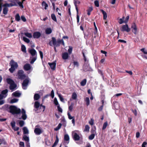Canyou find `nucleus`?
Masks as SVG:
<instances>
[{
	"mask_svg": "<svg viewBox=\"0 0 147 147\" xmlns=\"http://www.w3.org/2000/svg\"><path fill=\"white\" fill-rule=\"evenodd\" d=\"M73 48L72 47H69V48L68 49V51L69 53V55H70L72 51Z\"/></svg>",
	"mask_w": 147,
	"mask_h": 147,
	"instance_id": "obj_58",
	"label": "nucleus"
},
{
	"mask_svg": "<svg viewBox=\"0 0 147 147\" xmlns=\"http://www.w3.org/2000/svg\"><path fill=\"white\" fill-rule=\"evenodd\" d=\"M100 11L103 15V19L104 20H106L107 17V13L103 9H101Z\"/></svg>",
	"mask_w": 147,
	"mask_h": 147,
	"instance_id": "obj_22",
	"label": "nucleus"
},
{
	"mask_svg": "<svg viewBox=\"0 0 147 147\" xmlns=\"http://www.w3.org/2000/svg\"><path fill=\"white\" fill-rule=\"evenodd\" d=\"M29 52L33 56H35L37 53L36 51L34 49L29 50Z\"/></svg>",
	"mask_w": 147,
	"mask_h": 147,
	"instance_id": "obj_18",
	"label": "nucleus"
},
{
	"mask_svg": "<svg viewBox=\"0 0 147 147\" xmlns=\"http://www.w3.org/2000/svg\"><path fill=\"white\" fill-rule=\"evenodd\" d=\"M37 59L36 57H33L30 62L31 64H32L34 63V62Z\"/></svg>",
	"mask_w": 147,
	"mask_h": 147,
	"instance_id": "obj_55",
	"label": "nucleus"
},
{
	"mask_svg": "<svg viewBox=\"0 0 147 147\" xmlns=\"http://www.w3.org/2000/svg\"><path fill=\"white\" fill-rule=\"evenodd\" d=\"M40 98V96L38 94H34V100H37Z\"/></svg>",
	"mask_w": 147,
	"mask_h": 147,
	"instance_id": "obj_27",
	"label": "nucleus"
},
{
	"mask_svg": "<svg viewBox=\"0 0 147 147\" xmlns=\"http://www.w3.org/2000/svg\"><path fill=\"white\" fill-rule=\"evenodd\" d=\"M49 95L50 96H51L52 98H54V92L53 90H52L51 92V93L49 94Z\"/></svg>",
	"mask_w": 147,
	"mask_h": 147,
	"instance_id": "obj_53",
	"label": "nucleus"
},
{
	"mask_svg": "<svg viewBox=\"0 0 147 147\" xmlns=\"http://www.w3.org/2000/svg\"><path fill=\"white\" fill-rule=\"evenodd\" d=\"M86 79H85L83 80L80 82V84L81 86H85L86 83Z\"/></svg>",
	"mask_w": 147,
	"mask_h": 147,
	"instance_id": "obj_32",
	"label": "nucleus"
},
{
	"mask_svg": "<svg viewBox=\"0 0 147 147\" xmlns=\"http://www.w3.org/2000/svg\"><path fill=\"white\" fill-rule=\"evenodd\" d=\"M11 67L9 69V71L11 73H13L15 70L17 69L18 65L17 62L11 59L9 63Z\"/></svg>",
	"mask_w": 147,
	"mask_h": 147,
	"instance_id": "obj_2",
	"label": "nucleus"
},
{
	"mask_svg": "<svg viewBox=\"0 0 147 147\" xmlns=\"http://www.w3.org/2000/svg\"><path fill=\"white\" fill-rule=\"evenodd\" d=\"M20 147H24V144L23 142H20L19 143Z\"/></svg>",
	"mask_w": 147,
	"mask_h": 147,
	"instance_id": "obj_62",
	"label": "nucleus"
},
{
	"mask_svg": "<svg viewBox=\"0 0 147 147\" xmlns=\"http://www.w3.org/2000/svg\"><path fill=\"white\" fill-rule=\"evenodd\" d=\"M90 127L88 125H86L85 126L84 129V131L88 132L89 131Z\"/></svg>",
	"mask_w": 147,
	"mask_h": 147,
	"instance_id": "obj_41",
	"label": "nucleus"
},
{
	"mask_svg": "<svg viewBox=\"0 0 147 147\" xmlns=\"http://www.w3.org/2000/svg\"><path fill=\"white\" fill-rule=\"evenodd\" d=\"M52 30L50 28H47L45 30V33L46 34H50L52 33Z\"/></svg>",
	"mask_w": 147,
	"mask_h": 147,
	"instance_id": "obj_25",
	"label": "nucleus"
},
{
	"mask_svg": "<svg viewBox=\"0 0 147 147\" xmlns=\"http://www.w3.org/2000/svg\"><path fill=\"white\" fill-rule=\"evenodd\" d=\"M84 101L86 102V104L87 106H88L90 104V100L89 98L86 97L84 98Z\"/></svg>",
	"mask_w": 147,
	"mask_h": 147,
	"instance_id": "obj_24",
	"label": "nucleus"
},
{
	"mask_svg": "<svg viewBox=\"0 0 147 147\" xmlns=\"http://www.w3.org/2000/svg\"><path fill=\"white\" fill-rule=\"evenodd\" d=\"M96 127L95 126H92V129L91 131L92 134H94L96 133Z\"/></svg>",
	"mask_w": 147,
	"mask_h": 147,
	"instance_id": "obj_33",
	"label": "nucleus"
},
{
	"mask_svg": "<svg viewBox=\"0 0 147 147\" xmlns=\"http://www.w3.org/2000/svg\"><path fill=\"white\" fill-rule=\"evenodd\" d=\"M59 138L58 137V136L57 135H56V139L55 140V141L54 143V144L52 146V147H55L57 145L58 143L59 142Z\"/></svg>",
	"mask_w": 147,
	"mask_h": 147,
	"instance_id": "obj_23",
	"label": "nucleus"
},
{
	"mask_svg": "<svg viewBox=\"0 0 147 147\" xmlns=\"http://www.w3.org/2000/svg\"><path fill=\"white\" fill-rule=\"evenodd\" d=\"M18 100V99L16 98H13L11 100L10 102L11 103H13L17 102Z\"/></svg>",
	"mask_w": 147,
	"mask_h": 147,
	"instance_id": "obj_50",
	"label": "nucleus"
},
{
	"mask_svg": "<svg viewBox=\"0 0 147 147\" xmlns=\"http://www.w3.org/2000/svg\"><path fill=\"white\" fill-rule=\"evenodd\" d=\"M62 125L61 123H59L58 126L54 129L55 131H57L59 130L61 127Z\"/></svg>",
	"mask_w": 147,
	"mask_h": 147,
	"instance_id": "obj_38",
	"label": "nucleus"
},
{
	"mask_svg": "<svg viewBox=\"0 0 147 147\" xmlns=\"http://www.w3.org/2000/svg\"><path fill=\"white\" fill-rule=\"evenodd\" d=\"M54 103L55 105H59V103L57 100V99L56 98H55L54 99Z\"/></svg>",
	"mask_w": 147,
	"mask_h": 147,
	"instance_id": "obj_48",
	"label": "nucleus"
},
{
	"mask_svg": "<svg viewBox=\"0 0 147 147\" xmlns=\"http://www.w3.org/2000/svg\"><path fill=\"white\" fill-rule=\"evenodd\" d=\"M69 136L66 134L64 136V143L65 145L67 144L69 142Z\"/></svg>",
	"mask_w": 147,
	"mask_h": 147,
	"instance_id": "obj_11",
	"label": "nucleus"
},
{
	"mask_svg": "<svg viewBox=\"0 0 147 147\" xmlns=\"http://www.w3.org/2000/svg\"><path fill=\"white\" fill-rule=\"evenodd\" d=\"M22 139L23 140H24L28 142L29 141V137L25 135H24L23 136Z\"/></svg>",
	"mask_w": 147,
	"mask_h": 147,
	"instance_id": "obj_26",
	"label": "nucleus"
},
{
	"mask_svg": "<svg viewBox=\"0 0 147 147\" xmlns=\"http://www.w3.org/2000/svg\"><path fill=\"white\" fill-rule=\"evenodd\" d=\"M6 82L8 84H10L9 89L11 90L12 91H13L16 87V84H15L14 81L10 78H7Z\"/></svg>",
	"mask_w": 147,
	"mask_h": 147,
	"instance_id": "obj_3",
	"label": "nucleus"
},
{
	"mask_svg": "<svg viewBox=\"0 0 147 147\" xmlns=\"http://www.w3.org/2000/svg\"><path fill=\"white\" fill-rule=\"evenodd\" d=\"M108 125V123L106 121L105 122L103 125L102 129H105Z\"/></svg>",
	"mask_w": 147,
	"mask_h": 147,
	"instance_id": "obj_46",
	"label": "nucleus"
},
{
	"mask_svg": "<svg viewBox=\"0 0 147 147\" xmlns=\"http://www.w3.org/2000/svg\"><path fill=\"white\" fill-rule=\"evenodd\" d=\"M9 11V9L8 7H4L3 9V13L4 15H6Z\"/></svg>",
	"mask_w": 147,
	"mask_h": 147,
	"instance_id": "obj_21",
	"label": "nucleus"
},
{
	"mask_svg": "<svg viewBox=\"0 0 147 147\" xmlns=\"http://www.w3.org/2000/svg\"><path fill=\"white\" fill-rule=\"evenodd\" d=\"M48 64L52 70L54 71L55 69L56 66V63L55 62H53L52 63H48Z\"/></svg>",
	"mask_w": 147,
	"mask_h": 147,
	"instance_id": "obj_15",
	"label": "nucleus"
},
{
	"mask_svg": "<svg viewBox=\"0 0 147 147\" xmlns=\"http://www.w3.org/2000/svg\"><path fill=\"white\" fill-rule=\"evenodd\" d=\"M67 115L68 116V118L69 119H72L74 118V117H72L71 115L69 112L67 113Z\"/></svg>",
	"mask_w": 147,
	"mask_h": 147,
	"instance_id": "obj_59",
	"label": "nucleus"
},
{
	"mask_svg": "<svg viewBox=\"0 0 147 147\" xmlns=\"http://www.w3.org/2000/svg\"><path fill=\"white\" fill-rule=\"evenodd\" d=\"M21 95V93L19 92L18 91H16L14 92H13L12 95L15 97H20Z\"/></svg>",
	"mask_w": 147,
	"mask_h": 147,
	"instance_id": "obj_20",
	"label": "nucleus"
},
{
	"mask_svg": "<svg viewBox=\"0 0 147 147\" xmlns=\"http://www.w3.org/2000/svg\"><path fill=\"white\" fill-rule=\"evenodd\" d=\"M141 51L143 52L145 54H147V50H145V49L142 48L140 50Z\"/></svg>",
	"mask_w": 147,
	"mask_h": 147,
	"instance_id": "obj_60",
	"label": "nucleus"
},
{
	"mask_svg": "<svg viewBox=\"0 0 147 147\" xmlns=\"http://www.w3.org/2000/svg\"><path fill=\"white\" fill-rule=\"evenodd\" d=\"M42 6H45V9H47V8L48 7V4L44 1H43L42 3Z\"/></svg>",
	"mask_w": 147,
	"mask_h": 147,
	"instance_id": "obj_37",
	"label": "nucleus"
},
{
	"mask_svg": "<svg viewBox=\"0 0 147 147\" xmlns=\"http://www.w3.org/2000/svg\"><path fill=\"white\" fill-rule=\"evenodd\" d=\"M11 3H5L3 5V7H10L13 6H17V3L15 1H11Z\"/></svg>",
	"mask_w": 147,
	"mask_h": 147,
	"instance_id": "obj_7",
	"label": "nucleus"
},
{
	"mask_svg": "<svg viewBox=\"0 0 147 147\" xmlns=\"http://www.w3.org/2000/svg\"><path fill=\"white\" fill-rule=\"evenodd\" d=\"M131 28L132 29V31L134 34L136 35L137 33V28L135 23H133L131 24Z\"/></svg>",
	"mask_w": 147,
	"mask_h": 147,
	"instance_id": "obj_8",
	"label": "nucleus"
},
{
	"mask_svg": "<svg viewBox=\"0 0 147 147\" xmlns=\"http://www.w3.org/2000/svg\"><path fill=\"white\" fill-rule=\"evenodd\" d=\"M69 55L67 52H65L63 53L62 55V58L63 59L66 60L68 59Z\"/></svg>",
	"mask_w": 147,
	"mask_h": 147,
	"instance_id": "obj_17",
	"label": "nucleus"
},
{
	"mask_svg": "<svg viewBox=\"0 0 147 147\" xmlns=\"http://www.w3.org/2000/svg\"><path fill=\"white\" fill-rule=\"evenodd\" d=\"M58 96L59 97V98L60 99V101L62 102H64V98L63 97L62 95L61 94H58Z\"/></svg>",
	"mask_w": 147,
	"mask_h": 147,
	"instance_id": "obj_49",
	"label": "nucleus"
},
{
	"mask_svg": "<svg viewBox=\"0 0 147 147\" xmlns=\"http://www.w3.org/2000/svg\"><path fill=\"white\" fill-rule=\"evenodd\" d=\"M22 129L23 131V134H28L29 133L28 130L26 127H24Z\"/></svg>",
	"mask_w": 147,
	"mask_h": 147,
	"instance_id": "obj_28",
	"label": "nucleus"
},
{
	"mask_svg": "<svg viewBox=\"0 0 147 147\" xmlns=\"http://www.w3.org/2000/svg\"><path fill=\"white\" fill-rule=\"evenodd\" d=\"M24 34L27 37L29 38H31L32 37V34L30 33L26 32L24 33Z\"/></svg>",
	"mask_w": 147,
	"mask_h": 147,
	"instance_id": "obj_43",
	"label": "nucleus"
},
{
	"mask_svg": "<svg viewBox=\"0 0 147 147\" xmlns=\"http://www.w3.org/2000/svg\"><path fill=\"white\" fill-rule=\"evenodd\" d=\"M34 132L36 135H39L41 133V131L39 128H35L34 130Z\"/></svg>",
	"mask_w": 147,
	"mask_h": 147,
	"instance_id": "obj_19",
	"label": "nucleus"
},
{
	"mask_svg": "<svg viewBox=\"0 0 147 147\" xmlns=\"http://www.w3.org/2000/svg\"><path fill=\"white\" fill-rule=\"evenodd\" d=\"M18 3L19 5V6L20 7L22 8H24V7L23 5L22 2L20 1H19L18 2Z\"/></svg>",
	"mask_w": 147,
	"mask_h": 147,
	"instance_id": "obj_57",
	"label": "nucleus"
},
{
	"mask_svg": "<svg viewBox=\"0 0 147 147\" xmlns=\"http://www.w3.org/2000/svg\"><path fill=\"white\" fill-rule=\"evenodd\" d=\"M94 3L95 6L97 7H99V1H98L96 0L94 2Z\"/></svg>",
	"mask_w": 147,
	"mask_h": 147,
	"instance_id": "obj_56",
	"label": "nucleus"
},
{
	"mask_svg": "<svg viewBox=\"0 0 147 147\" xmlns=\"http://www.w3.org/2000/svg\"><path fill=\"white\" fill-rule=\"evenodd\" d=\"M3 0H0V13L2 10V7H3Z\"/></svg>",
	"mask_w": 147,
	"mask_h": 147,
	"instance_id": "obj_42",
	"label": "nucleus"
},
{
	"mask_svg": "<svg viewBox=\"0 0 147 147\" xmlns=\"http://www.w3.org/2000/svg\"><path fill=\"white\" fill-rule=\"evenodd\" d=\"M23 40L25 42H26L27 43H29L30 42V40L29 39L27 38H26V37H23Z\"/></svg>",
	"mask_w": 147,
	"mask_h": 147,
	"instance_id": "obj_47",
	"label": "nucleus"
},
{
	"mask_svg": "<svg viewBox=\"0 0 147 147\" xmlns=\"http://www.w3.org/2000/svg\"><path fill=\"white\" fill-rule=\"evenodd\" d=\"M8 92V91L7 89H5L2 91L1 94L2 95L6 94Z\"/></svg>",
	"mask_w": 147,
	"mask_h": 147,
	"instance_id": "obj_44",
	"label": "nucleus"
},
{
	"mask_svg": "<svg viewBox=\"0 0 147 147\" xmlns=\"http://www.w3.org/2000/svg\"><path fill=\"white\" fill-rule=\"evenodd\" d=\"M74 104L71 103V104L69 107L68 109L71 112L72 111L73 109V108Z\"/></svg>",
	"mask_w": 147,
	"mask_h": 147,
	"instance_id": "obj_45",
	"label": "nucleus"
},
{
	"mask_svg": "<svg viewBox=\"0 0 147 147\" xmlns=\"http://www.w3.org/2000/svg\"><path fill=\"white\" fill-rule=\"evenodd\" d=\"M77 97V94L75 92H73L71 96L72 98L74 100H76Z\"/></svg>",
	"mask_w": 147,
	"mask_h": 147,
	"instance_id": "obj_35",
	"label": "nucleus"
},
{
	"mask_svg": "<svg viewBox=\"0 0 147 147\" xmlns=\"http://www.w3.org/2000/svg\"><path fill=\"white\" fill-rule=\"evenodd\" d=\"M122 32L126 31L127 32H129L131 30L130 28H129L127 24L123 25L120 28Z\"/></svg>",
	"mask_w": 147,
	"mask_h": 147,
	"instance_id": "obj_6",
	"label": "nucleus"
},
{
	"mask_svg": "<svg viewBox=\"0 0 147 147\" xmlns=\"http://www.w3.org/2000/svg\"><path fill=\"white\" fill-rule=\"evenodd\" d=\"M52 19L54 21L57 22V20L55 15L54 13H52L51 15Z\"/></svg>",
	"mask_w": 147,
	"mask_h": 147,
	"instance_id": "obj_36",
	"label": "nucleus"
},
{
	"mask_svg": "<svg viewBox=\"0 0 147 147\" xmlns=\"http://www.w3.org/2000/svg\"><path fill=\"white\" fill-rule=\"evenodd\" d=\"M10 124L12 127V128L14 131H18L19 129L20 128L19 127H15L16 122L15 121L11 122L10 123Z\"/></svg>",
	"mask_w": 147,
	"mask_h": 147,
	"instance_id": "obj_12",
	"label": "nucleus"
},
{
	"mask_svg": "<svg viewBox=\"0 0 147 147\" xmlns=\"http://www.w3.org/2000/svg\"><path fill=\"white\" fill-rule=\"evenodd\" d=\"M73 63L74 66H76L77 67H78L79 66V63L78 61H74Z\"/></svg>",
	"mask_w": 147,
	"mask_h": 147,
	"instance_id": "obj_51",
	"label": "nucleus"
},
{
	"mask_svg": "<svg viewBox=\"0 0 147 147\" xmlns=\"http://www.w3.org/2000/svg\"><path fill=\"white\" fill-rule=\"evenodd\" d=\"M29 82V80L28 79H25L23 81L22 83V87L24 89H26V87L28 85Z\"/></svg>",
	"mask_w": 147,
	"mask_h": 147,
	"instance_id": "obj_9",
	"label": "nucleus"
},
{
	"mask_svg": "<svg viewBox=\"0 0 147 147\" xmlns=\"http://www.w3.org/2000/svg\"><path fill=\"white\" fill-rule=\"evenodd\" d=\"M57 108L58 109V110L59 112H60L61 113H62V109L60 107L59 105L57 106Z\"/></svg>",
	"mask_w": 147,
	"mask_h": 147,
	"instance_id": "obj_64",
	"label": "nucleus"
},
{
	"mask_svg": "<svg viewBox=\"0 0 147 147\" xmlns=\"http://www.w3.org/2000/svg\"><path fill=\"white\" fill-rule=\"evenodd\" d=\"M52 43L54 46V50L55 52H57L56 47H59L61 44H62L63 46H64L65 45L63 39H58L57 41L55 38L54 37L52 38V40L49 42V44L50 46H52Z\"/></svg>",
	"mask_w": 147,
	"mask_h": 147,
	"instance_id": "obj_1",
	"label": "nucleus"
},
{
	"mask_svg": "<svg viewBox=\"0 0 147 147\" xmlns=\"http://www.w3.org/2000/svg\"><path fill=\"white\" fill-rule=\"evenodd\" d=\"M6 142L5 141V139L4 138H0V145L2 144H3L4 145L6 144Z\"/></svg>",
	"mask_w": 147,
	"mask_h": 147,
	"instance_id": "obj_29",
	"label": "nucleus"
},
{
	"mask_svg": "<svg viewBox=\"0 0 147 147\" xmlns=\"http://www.w3.org/2000/svg\"><path fill=\"white\" fill-rule=\"evenodd\" d=\"M40 109H42V111L43 112L45 111V106L44 105H42V104H41L40 105Z\"/></svg>",
	"mask_w": 147,
	"mask_h": 147,
	"instance_id": "obj_52",
	"label": "nucleus"
},
{
	"mask_svg": "<svg viewBox=\"0 0 147 147\" xmlns=\"http://www.w3.org/2000/svg\"><path fill=\"white\" fill-rule=\"evenodd\" d=\"M22 119L24 120H26L27 118V115L26 114H22Z\"/></svg>",
	"mask_w": 147,
	"mask_h": 147,
	"instance_id": "obj_54",
	"label": "nucleus"
},
{
	"mask_svg": "<svg viewBox=\"0 0 147 147\" xmlns=\"http://www.w3.org/2000/svg\"><path fill=\"white\" fill-rule=\"evenodd\" d=\"M72 138L75 141H79L80 139L79 136L76 133H72Z\"/></svg>",
	"mask_w": 147,
	"mask_h": 147,
	"instance_id": "obj_10",
	"label": "nucleus"
},
{
	"mask_svg": "<svg viewBox=\"0 0 147 147\" xmlns=\"http://www.w3.org/2000/svg\"><path fill=\"white\" fill-rule=\"evenodd\" d=\"M21 18L22 20L24 22H25L26 21V19L24 16H21Z\"/></svg>",
	"mask_w": 147,
	"mask_h": 147,
	"instance_id": "obj_61",
	"label": "nucleus"
},
{
	"mask_svg": "<svg viewBox=\"0 0 147 147\" xmlns=\"http://www.w3.org/2000/svg\"><path fill=\"white\" fill-rule=\"evenodd\" d=\"M9 109H10V112L13 115L19 114L21 112L20 109H18L15 106H10L9 107Z\"/></svg>",
	"mask_w": 147,
	"mask_h": 147,
	"instance_id": "obj_4",
	"label": "nucleus"
},
{
	"mask_svg": "<svg viewBox=\"0 0 147 147\" xmlns=\"http://www.w3.org/2000/svg\"><path fill=\"white\" fill-rule=\"evenodd\" d=\"M15 20L17 22H19L20 20V18L19 13L16 14L15 16Z\"/></svg>",
	"mask_w": 147,
	"mask_h": 147,
	"instance_id": "obj_31",
	"label": "nucleus"
},
{
	"mask_svg": "<svg viewBox=\"0 0 147 147\" xmlns=\"http://www.w3.org/2000/svg\"><path fill=\"white\" fill-rule=\"evenodd\" d=\"M19 123L20 127H23L24 124V122L23 120L20 121Z\"/></svg>",
	"mask_w": 147,
	"mask_h": 147,
	"instance_id": "obj_40",
	"label": "nucleus"
},
{
	"mask_svg": "<svg viewBox=\"0 0 147 147\" xmlns=\"http://www.w3.org/2000/svg\"><path fill=\"white\" fill-rule=\"evenodd\" d=\"M18 78L19 79L22 80L26 77V76L24 74V71L22 70H19L18 71Z\"/></svg>",
	"mask_w": 147,
	"mask_h": 147,
	"instance_id": "obj_5",
	"label": "nucleus"
},
{
	"mask_svg": "<svg viewBox=\"0 0 147 147\" xmlns=\"http://www.w3.org/2000/svg\"><path fill=\"white\" fill-rule=\"evenodd\" d=\"M41 36V34L39 32H35L33 33V36L34 38H38Z\"/></svg>",
	"mask_w": 147,
	"mask_h": 147,
	"instance_id": "obj_13",
	"label": "nucleus"
},
{
	"mask_svg": "<svg viewBox=\"0 0 147 147\" xmlns=\"http://www.w3.org/2000/svg\"><path fill=\"white\" fill-rule=\"evenodd\" d=\"M74 3L76 9V11L78 13V6L80 3V2L78 0H74Z\"/></svg>",
	"mask_w": 147,
	"mask_h": 147,
	"instance_id": "obj_16",
	"label": "nucleus"
},
{
	"mask_svg": "<svg viewBox=\"0 0 147 147\" xmlns=\"http://www.w3.org/2000/svg\"><path fill=\"white\" fill-rule=\"evenodd\" d=\"M95 135L94 134H92L88 137V139L89 140H92L94 137Z\"/></svg>",
	"mask_w": 147,
	"mask_h": 147,
	"instance_id": "obj_39",
	"label": "nucleus"
},
{
	"mask_svg": "<svg viewBox=\"0 0 147 147\" xmlns=\"http://www.w3.org/2000/svg\"><path fill=\"white\" fill-rule=\"evenodd\" d=\"M21 50L24 53H26V47L24 45H21Z\"/></svg>",
	"mask_w": 147,
	"mask_h": 147,
	"instance_id": "obj_34",
	"label": "nucleus"
},
{
	"mask_svg": "<svg viewBox=\"0 0 147 147\" xmlns=\"http://www.w3.org/2000/svg\"><path fill=\"white\" fill-rule=\"evenodd\" d=\"M40 103L38 101H36L34 102V107L36 109H38L40 107Z\"/></svg>",
	"mask_w": 147,
	"mask_h": 147,
	"instance_id": "obj_30",
	"label": "nucleus"
},
{
	"mask_svg": "<svg viewBox=\"0 0 147 147\" xmlns=\"http://www.w3.org/2000/svg\"><path fill=\"white\" fill-rule=\"evenodd\" d=\"M89 123L90 125L92 126L94 124V120L92 119H91L90 121H89Z\"/></svg>",
	"mask_w": 147,
	"mask_h": 147,
	"instance_id": "obj_63",
	"label": "nucleus"
},
{
	"mask_svg": "<svg viewBox=\"0 0 147 147\" xmlns=\"http://www.w3.org/2000/svg\"><path fill=\"white\" fill-rule=\"evenodd\" d=\"M24 69L25 71H29L31 69V66L30 64L26 63L23 66Z\"/></svg>",
	"mask_w": 147,
	"mask_h": 147,
	"instance_id": "obj_14",
	"label": "nucleus"
}]
</instances>
